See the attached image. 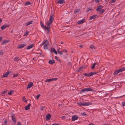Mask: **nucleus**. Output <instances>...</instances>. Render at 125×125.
I'll list each match as a JSON object with an SVG mask.
<instances>
[{"label": "nucleus", "instance_id": "0e129e2a", "mask_svg": "<svg viewBox=\"0 0 125 125\" xmlns=\"http://www.w3.org/2000/svg\"><path fill=\"white\" fill-rule=\"evenodd\" d=\"M98 17L97 15H94V19Z\"/></svg>", "mask_w": 125, "mask_h": 125}, {"label": "nucleus", "instance_id": "39448f33", "mask_svg": "<svg viewBox=\"0 0 125 125\" xmlns=\"http://www.w3.org/2000/svg\"><path fill=\"white\" fill-rule=\"evenodd\" d=\"M26 43L21 44L18 45L17 48L19 49H21L26 46Z\"/></svg>", "mask_w": 125, "mask_h": 125}, {"label": "nucleus", "instance_id": "052dcab7", "mask_svg": "<svg viewBox=\"0 0 125 125\" xmlns=\"http://www.w3.org/2000/svg\"><path fill=\"white\" fill-rule=\"evenodd\" d=\"M122 104L123 106H125V102H123L122 103Z\"/></svg>", "mask_w": 125, "mask_h": 125}, {"label": "nucleus", "instance_id": "7ed1b4c3", "mask_svg": "<svg viewBox=\"0 0 125 125\" xmlns=\"http://www.w3.org/2000/svg\"><path fill=\"white\" fill-rule=\"evenodd\" d=\"M103 92L102 91H95V92L94 93V94H95L96 95V96H100L102 95Z\"/></svg>", "mask_w": 125, "mask_h": 125}, {"label": "nucleus", "instance_id": "6ab92c4d", "mask_svg": "<svg viewBox=\"0 0 125 125\" xmlns=\"http://www.w3.org/2000/svg\"><path fill=\"white\" fill-rule=\"evenodd\" d=\"M33 22V21H30L29 22H27L25 24V25L26 26H28L31 24H32Z\"/></svg>", "mask_w": 125, "mask_h": 125}, {"label": "nucleus", "instance_id": "cd10ccee", "mask_svg": "<svg viewBox=\"0 0 125 125\" xmlns=\"http://www.w3.org/2000/svg\"><path fill=\"white\" fill-rule=\"evenodd\" d=\"M51 49V50H52V49ZM52 52H53L55 54H57V53L56 51L55 48H53L52 49Z\"/></svg>", "mask_w": 125, "mask_h": 125}, {"label": "nucleus", "instance_id": "ea45409f", "mask_svg": "<svg viewBox=\"0 0 125 125\" xmlns=\"http://www.w3.org/2000/svg\"><path fill=\"white\" fill-rule=\"evenodd\" d=\"M23 100L24 102H27V100L26 99L25 96H23Z\"/></svg>", "mask_w": 125, "mask_h": 125}, {"label": "nucleus", "instance_id": "a211bd4d", "mask_svg": "<svg viewBox=\"0 0 125 125\" xmlns=\"http://www.w3.org/2000/svg\"><path fill=\"white\" fill-rule=\"evenodd\" d=\"M9 42L8 40H3L1 43V45H4L6 43Z\"/></svg>", "mask_w": 125, "mask_h": 125}, {"label": "nucleus", "instance_id": "e2e57ef3", "mask_svg": "<svg viewBox=\"0 0 125 125\" xmlns=\"http://www.w3.org/2000/svg\"><path fill=\"white\" fill-rule=\"evenodd\" d=\"M123 96H125V94L124 95H123V96H119V97H117L116 98H120V97H122Z\"/></svg>", "mask_w": 125, "mask_h": 125}, {"label": "nucleus", "instance_id": "72a5a7b5", "mask_svg": "<svg viewBox=\"0 0 125 125\" xmlns=\"http://www.w3.org/2000/svg\"><path fill=\"white\" fill-rule=\"evenodd\" d=\"M118 73V72L117 71V70L114 73V75H116Z\"/></svg>", "mask_w": 125, "mask_h": 125}, {"label": "nucleus", "instance_id": "f3484780", "mask_svg": "<svg viewBox=\"0 0 125 125\" xmlns=\"http://www.w3.org/2000/svg\"><path fill=\"white\" fill-rule=\"evenodd\" d=\"M65 2L64 0H59L57 1V3L60 4H62Z\"/></svg>", "mask_w": 125, "mask_h": 125}, {"label": "nucleus", "instance_id": "37998d69", "mask_svg": "<svg viewBox=\"0 0 125 125\" xmlns=\"http://www.w3.org/2000/svg\"><path fill=\"white\" fill-rule=\"evenodd\" d=\"M58 78H54L52 79V81H55L57 80Z\"/></svg>", "mask_w": 125, "mask_h": 125}, {"label": "nucleus", "instance_id": "dca6fc26", "mask_svg": "<svg viewBox=\"0 0 125 125\" xmlns=\"http://www.w3.org/2000/svg\"><path fill=\"white\" fill-rule=\"evenodd\" d=\"M48 62L51 64H52L55 63V62L54 60H51L49 61Z\"/></svg>", "mask_w": 125, "mask_h": 125}, {"label": "nucleus", "instance_id": "774afa93", "mask_svg": "<svg viewBox=\"0 0 125 125\" xmlns=\"http://www.w3.org/2000/svg\"><path fill=\"white\" fill-rule=\"evenodd\" d=\"M91 68H92V69H94V63H93V64L92 65V66Z\"/></svg>", "mask_w": 125, "mask_h": 125}, {"label": "nucleus", "instance_id": "8fccbe9b", "mask_svg": "<svg viewBox=\"0 0 125 125\" xmlns=\"http://www.w3.org/2000/svg\"><path fill=\"white\" fill-rule=\"evenodd\" d=\"M101 0H95V1L96 3H98Z\"/></svg>", "mask_w": 125, "mask_h": 125}, {"label": "nucleus", "instance_id": "f704fd0d", "mask_svg": "<svg viewBox=\"0 0 125 125\" xmlns=\"http://www.w3.org/2000/svg\"><path fill=\"white\" fill-rule=\"evenodd\" d=\"M77 104L83 106V103H77Z\"/></svg>", "mask_w": 125, "mask_h": 125}, {"label": "nucleus", "instance_id": "aec40b11", "mask_svg": "<svg viewBox=\"0 0 125 125\" xmlns=\"http://www.w3.org/2000/svg\"><path fill=\"white\" fill-rule=\"evenodd\" d=\"M52 23V22H51V21H49L47 22V26L49 27L50 28L51 24Z\"/></svg>", "mask_w": 125, "mask_h": 125}, {"label": "nucleus", "instance_id": "79ce46f5", "mask_svg": "<svg viewBox=\"0 0 125 125\" xmlns=\"http://www.w3.org/2000/svg\"><path fill=\"white\" fill-rule=\"evenodd\" d=\"M81 114L83 116H85L86 115H87L86 113L84 112L81 113Z\"/></svg>", "mask_w": 125, "mask_h": 125}, {"label": "nucleus", "instance_id": "ddd939ff", "mask_svg": "<svg viewBox=\"0 0 125 125\" xmlns=\"http://www.w3.org/2000/svg\"><path fill=\"white\" fill-rule=\"evenodd\" d=\"M78 118V117L77 116H72V120L73 121H74L77 119Z\"/></svg>", "mask_w": 125, "mask_h": 125}, {"label": "nucleus", "instance_id": "09e8293b", "mask_svg": "<svg viewBox=\"0 0 125 125\" xmlns=\"http://www.w3.org/2000/svg\"><path fill=\"white\" fill-rule=\"evenodd\" d=\"M117 70L118 72V73L121 72L122 71L121 68H120L119 70Z\"/></svg>", "mask_w": 125, "mask_h": 125}, {"label": "nucleus", "instance_id": "49530a36", "mask_svg": "<svg viewBox=\"0 0 125 125\" xmlns=\"http://www.w3.org/2000/svg\"><path fill=\"white\" fill-rule=\"evenodd\" d=\"M57 52L60 55H62V52H60V51H57Z\"/></svg>", "mask_w": 125, "mask_h": 125}, {"label": "nucleus", "instance_id": "20e7f679", "mask_svg": "<svg viewBox=\"0 0 125 125\" xmlns=\"http://www.w3.org/2000/svg\"><path fill=\"white\" fill-rule=\"evenodd\" d=\"M93 91V90L91 88H88L83 89L81 90V92H84L85 91Z\"/></svg>", "mask_w": 125, "mask_h": 125}, {"label": "nucleus", "instance_id": "680f3d73", "mask_svg": "<svg viewBox=\"0 0 125 125\" xmlns=\"http://www.w3.org/2000/svg\"><path fill=\"white\" fill-rule=\"evenodd\" d=\"M52 125H60L59 124L57 123H54Z\"/></svg>", "mask_w": 125, "mask_h": 125}, {"label": "nucleus", "instance_id": "6e6d98bb", "mask_svg": "<svg viewBox=\"0 0 125 125\" xmlns=\"http://www.w3.org/2000/svg\"><path fill=\"white\" fill-rule=\"evenodd\" d=\"M7 120H5L4 122V124L6 125H7Z\"/></svg>", "mask_w": 125, "mask_h": 125}, {"label": "nucleus", "instance_id": "1a4fd4ad", "mask_svg": "<svg viewBox=\"0 0 125 125\" xmlns=\"http://www.w3.org/2000/svg\"><path fill=\"white\" fill-rule=\"evenodd\" d=\"M9 26L8 25H6V24H4L2 26L1 28L2 30H3L5 29L6 28L9 27Z\"/></svg>", "mask_w": 125, "mask_h": 125}, {"label": "nucleus", "instance_id": "de8ad7c7", "mask_svg": "<svg viewBox=\"0 0 125 125\" xmlns=\"http://www.w3.org/2000/svg\"><path fill=\"white\" fill-rule=\"evenodd\" d=\"M93 18H94V15L90 16L89 18V20H91Z\"/></svg>", "mask_w": 125, "mask_h": 125}, {"label": "nucleus", "instance_id": "4be33fe9", "mask_svg": "<svg viewBox=\"0 0 125 125\" xmlns=\"http://www.w3.org/2000/svg\"><path fill=\"white\" fill-rule=\"evenodd\" d=\"M31 4V3L29 1H27L24 4V5L26 6H28Z\"/></svg>", "mask_w": 125, "mask_h": 125}, {"label": "nucleus", "instance_id": "864d4df0", "mask_svg": "<svg viewBox=\"0 0 125 125\" xmlns=\"http://www.w3.org/2000/svg\"><path fill=\"white\" fill-rule=\"evenodd\" d=\"M121 69L122 71H123L125 70V67H123L121 68Z\"/></svg>", "mask_w": 125, "mask_h": 125}, {"label": "nucleus", "instance_id": "a19ab883", "mask_svg": "<svg viewBox=\"0 0 125 125\" xmlns=\"http://www.w3.org/2000/svg\"><path fill=\"white\" fill-rule=\"evenodd\" d=\"M115 0H112L110 1L109 2V3H114L115 2Z\"/></svg>", "mask_w": 125, "mask_h": 125}, {"label": "nucleus", "instance_id": "603ef678", "mask_svg": "<svg viewBox=\"0 0 125 125\" xmlns=\"http://www.w3.org/2000/svg\"><path fill=\"white\" fill-rule=\"evenodd\" d=\"M40 95L39 94L37 95L36 97V98L37 99H38L39 98V97H40Z\"/></svg>", "mask_w": 125, "mask_h": 125}, {"label": "nucleus", "instance_id": "9d476101", "mask_svg": "<svg viewBox=\"0 0 125 125\" xmlns=\"http://www.w3.org/2000/svg\"><path fill=\"white\" fill-rule=\"evenodd\" d=\"M54 15L53 14H52L51 16H50V18L49 19V21H51V22H52L54 20Z\"/></svg>", "mask_w": 125, "mask_h": 125}, {"label": "nucleus", "instance_id": "2eb2a0df", "mask_svg": "<svg viewBox=\"0 0 125 125\" xmlns=\"http://www.w3.org/2000/svg\"><path fill=\"white\" fill-rule=\"evenodd\" d=\"M34 46V45L33 44H31L29 45V46H28L27 48L26 49L27 50H28L32 48Z\"/></svg>", "mask_w": 125, "mask_h": 125}, {"label": "nucleus", "instance_id": "a18cd8bd", "mask_svg": "<svg viewBox=\"0 0 125 125\" xmlns=\"http://www.w3.org/2000/svg\"><path fill=\"white\" fill-rule=\"evenodd\" d=\"M90 48L92 50L94 48V46L93 45H91L90 46Z\"/></svg>", "mask_w": 125, "mask_h": 125}, {"label": "nucleus", "instance_id": "bb28decb", "mask_svg": "<svg viewBox=\"0 0 125 125\" xmlns=\"http://www.w3.org/2000/svg\"><path fill=\"white\" fill-rule=\"evenodd\" d=\"M80 11V10L79 9H77L75 10L74 11V13H75L79 12Z\"/></svg>", "mask_w": 125, "mask_h": 125}, {"label": "nucleus", "instance_id": "3c124183", "mask_svg": "<svg viewBox=\"0 0 125 125\" xmlns=\"http://www.w3.org/2000/svg\"><path fill=\"white\" fill-rule=\"evenodd\" d=\"M3 52L2 51H1L0 52V54L2 55L3 54Z\"/></svg>", "mask_w": 125, "mask_h": 125}, {"label": "nucleus", "instance_id": "473e14b6", "mask_svg": "<svg viewBox=\"0 0 125 125\" xmlns=\"http://www.w3.org/2000/svg\"><path fill=\"white\" fill-rule=\"evenodd\" d=\"M83 75H84L85 76L87 77H90V76L89 75V73H84L83 74Z\"/></svg>", "mask_w": 125, "mask_h": 125}, {"label": "nucleus", "instance_id": "13d9d810", "mask_svg": "<svg viewBox=\"0 0 125 125\" xmlns=\"http://www.w3.org/2000/svg\"><path fill=\"white\" fill-rule=\"evenodd\" d=\"M17 125H21V122H18Z\"/></svg>", "mask_w": 125, "mask_h": 125}, {"label": "nucleus", "instance_id": "e433bc0d", "mask_svg": "<svg viewBox=\"0 0 125 125\" xmlns=\"http://www.w3.org/2000/svg\"><path fill=\"white\" fill-rule=\"evenodd\" d=\"M100 72H94V75H95L97 74V76H98V75H99L98 73H99ZM100 75V74H99Z\"/></svg>", "mask_w": 125, "mask_h": 125}, {"label": "nucleus", "instance_id": "5701e85b", "mask_svg": "<svg viewBox=\"0 0 125 125\" xmlns=\"http://www.w3.org/2000/svg\"><path fill=\"white\" fill-rule=\"evenodd\" d=\"M20 58L18 57H16L13 58V60L14 61H18L20 60Z\"/></svg>", "mask_w": 125, "mask_h": 125}, {"label": "nucleus", "instance_id": "c756f323", "mask_svg": "<svg viewBox=\"0 0 125 125\" xmlns=\"http://www.w3.org/2000/svg\"><path fill=\"white\" fill-rule=\"evenodd\" d=\"M28 33L29 32L28 31H26L24 34V36H27L28 35Z\"/></svg>", "mask_w": 125, "mask_h": 125}, {"label": "nucleus", "instance_id": "393cba45", "mask_svg": "<svg viewBox=\"0 0 125 125\" xmlns=\"http://www.w3.org/2000/svg\"><path fill=\"white\" fill-rule=\"evenodd\" d=\"M105 10L104 9H103L101 10H100L99 11V14H101L102 13H104L105 11Z\"/></svg>", "mask_w": 125, "mask_h": 125}, {"label": "nucleus", "instance_id": "4c0bfd02", "mask_svg": "<svg viewBox=\"0 0 125 125\" xmlns=\"http://www.w3.org/2000/svg\"><path fill=\"white\" fill-rule=\"evenodd\" d=\"M19 75L18 74H14L13 76V77L14 78L15 77H17Z\"/></svg>", "mask_w": 125, "mask_h": 125}, {"label": "nucleus", "instance_id": "58836bf2", "mask_svg": "<svg viewBox=\"0 0 125 125\" xmlns=\"http://www.w3.org/2000/svg\"><path fill=\"white\" fill-rule=\"evenodd\" d=\"M40 24L41 27H43L45 26L43 23L42 21L40 22Z\"/></svg>", "mask_w": 125, "mask_h": 125}, {"label": "nucleus", "instance_id": "69168bd1", "mask_svg": "<svg viewBox=\"0 0 125 125\" xmlns=\"http://www.w3.org/2000/svg\"><path fill=\"white\" fill-rule=\"evenodd\" d=\"M45 107L44 106V107H41V110H43V108H45Z\"/></svg>", "mask_w": 125, "mask_h": 125}, {"label": "nucleus", "instance_id": "9b49d317", "mask_svg": "<svg viewBox=\"0 0 125 125\" xmlns=\"http://www.w3.org/2000/svg\"><path fill=\"white\" fill-rule=\"evenodd\" d=\"M33 85V84L32 82H31L29 83H28V84L27 86V89L31 88Z\"/></svg>", "mask_w": 125, "mask_h": 125}, {"label": "nucleus", "instance_id": "4d7b16f0", "mask_svg": "<svg viewBox=\"0 0 125 125\" xmlns=\"http://www.w3.org/2000/svg\"><path fill=\"white\" fill-rule=\"evenodd\" d=\"M62 52H66L67 51V50H66V49H64L62 50Z\"/></svg>", "mask_w": 125, "mask_h": 125}, {"label": "nucleus", "instance_id": "c85d7f7f", "mask_svg": "<svg viewBox=\"0 0 125 125\" xmlns=\"http://www.w3.org/2000/svg\"><path fill=\"white\" fill-rule=\"evenodd\" d=\"M13 90H11L8 93V94L9 95H10L13 93Z\"/></svg>", "mask_w": 125, "mask_h": 125}, {"label": "nucleus", "instance_id": "2f4dec72", "mask_svg": "<svg viewBox=\"0 0 125 125\" xmlns=\"http://www.w3.org/2000/svg\"><path fill=\"white\" fill-rule=\"evenodd\" d=\"M52 81V79H47L46 80L45 82H49Z\"/></svg>", "mask_w": 125, "mask_h": 125}, {"label": "nucleus", "instance_id": "0eeeda50", "mask_svg": "<svg viewBox=\"0 0 125 125\" xmlns=\"http://www.w3.org/2000/svg\"><path fill=\"white\" fill-rule=\"evenodd\" d=\"M103 8V6L101 5H99L97 7L95 10L98 11H100Z\"/></svg>", "mask_w": 125, "mask_h": 125}, {"label": "nucleus", "instance_id": "c9c22d12", "mask_svg": "<svg viewBox=\"0 0 125 125\" xmlns=\"http://www.w3.org/2000/svg\"><path fill=\"white\" fill-rule=\"evenodd\" d=\"M90 77L94 75V72H91L90 73H89Z\"/></svg>", "mask_w": 125, "mask_h": 125}, {"label": "nucleus", "instance_id": "4468645a", "mask_svg": "<svg viewBox=\"0 0 125 125\" xmlns=\"http://www.w3.org/2000/svg\"><path fill=\"white\" fill-rule=\"evenodd\" d=\"M31 105V104H28L25 107V109L26 110H28L30 109V107Z\"/></svg>", "mask_w": 125, "mask_h": 125}, {"label": "nucleus", "instance_id": "6e6552de", "mask_svg": "<svg viewBox=\"0 0 125 125\" xmlns=\"http://www.w3.org/2000/svg\"><path fill=\"white\" fill-rule=\"evenodd\" d=\"M12 72L11 71H8L5 73L3 75V76L4 77H7L9 74L11 72Z\"/></svg>", "mask_w": 125, "mask_h": 125}, {"label": "nucleus", "instance_id": "412c9836", "mask_svg": "<svg viewBox=\"0 0 125 125\" xmlns=\"http://www.w3.org/2000/svg\"><path fill=\"white\" fill-rule=\"evenodd\" d=\"M90 104L89 102H84L83 103V106H88Z\"/></svg>", "mask_w": 125, "mask_h": 125}, {"label": "nucleus", "instance_id": "bf43d9fd", "mask_svg": "<svg viewBox=\"0 0 125 125\" xmlns=\"http://www.w3.org/2000/svg\"><path fill=\"white\" fill-rule=\"evenodd\" d=\"M66 117L65 116H63L61 117V118L62 119H65Z\"/></svg>", "mask_w": 125, "mask_h": 125}, {"label": "nucleus", "instance_id": "a878e982", "mask_svg": "<svg viewBox=\"0 0 125 125\" xmlns=\"http://www.w3.org/2000/svg\"><path fill=\"white\" fill-rule=\"evenodd\" d=\"M83 67H80L78 69L77 71L78 72H79L80 71H82L83 70Z\"/></svg>", "mask_w": 125, "mask_h": 125}, {"label": "nucleus", "instance_id": "5fc2aeb1", "mask_svg": "<svg viewBox=\"0 0 125 125\" xmlns=\"http://www.w3.org/2000/svg\"><path fill=\"white\" fill-rule=\"evenodd\" d=\"M92 10V9H91L88 8V9L87 10V11L89 12V11H90Z\"/></svg>", "mask_w": 125, "mask_h": 125}, {"label": "nucleus", "instance_id": "b1692460", "mask_svg": "<svg viewBox=\"0 0 125 125\" xmlns=\"http://www.w3.org/2000/svg\"><path fill=\"white\" fill-rule=\"evenodd\" d=\"M85 21L84 20H83L80 21H78V23L80 24L83 23Z\"/></svg>", "mask_w": 125, "mask_h": 125}, {"label": "nucleus", "instance_id": "f257e3e1", "mask_svg": "<svg viewBox=\"0 0 125 125\" xmlns=\"http://www.w3.org/2000/svg\"><path fill=\"white\" fill-rule=\"evenodd\" d=\"M49 45V42L48 41L46 40L44 41L43 42L42 44V45H43V48L44 49H48V46Z\"/></svg>", "mask_w": 125, "mask_h": 125}, {"label": "nucleus", "instance_id": "338daca9", "mask_svg": "<svg viewBox=\"0 0 125 125\" xmlns=\"http://www.w3.org/2000/svg\"><path fill=\"white\" fill-rule=\"evenodd\" d=\"M2 37H0V42L2 41Z\"/></svg>", "mask_w": 125, "mask_h": 125}, {"label": "nucleus", "instance_id": "f03ea898", "mask_svg": "<svg viewBox=\"0 0 125 125\" xmlns=\"http://www.w3.org/2000/svg\"><path fill=\"white\" fill-rule=\"evenodd\" d=\"M95 62H94V68H95V66L97 65L96 67L98 66V63H99L100 61V60L98 58L96 57L95 58Z\"/></svg>", "mask_w": 125, "mask_h": 125}, {"label": "nucleus", "instance_id": "423d86ee", "mask_svg": "<svg viewBox=\"0 0 125 125\" xmlns=\"http://www.w3.org/2000/svg\"><path fill=\"white\" fill-rule=\"evenodd\" d=\"M11 117L12 120L13 122L14 123H15L16 121V120L14 114H11Z\"/></svg>", "mask_w": 125, "mask_h": 125}, {"label": "nucleus", "instance_id": "f8f14e48", "mask_svg": "<svg viewBox=\"0 0 125 125\" xmlns=\"http://www.w3.org/2000/svg\"><path fill=\"white\" fill-rule=\"evenodd\" d=\"M51 117V115L50 114L47 115L46 116V120H48L50 119Z\"/></svg>", "mask_w": 125, "mask_h": 125}, {"label": "nucleus", "instance_id": "7c9ffc66", "mask_svg": "<svg viewBox=\"0 0 125 125\" xmlns=\"http://www.w3.org/2000/svg\"><path fill=\"white\" fill-rule=\"evenodd\" d=\"M43 28L45 29V30H49V29L51 28H50L49 27L47 26V27H46V26H44V27Z\"/></svg>", "mask_w": 125, "mask_h": 125}, {"label": "nucleus", "instance_id": "c03bdc74", "mask_svg": "<svg viewBox=\"0 0 125 125\" xmlns=\"http://www.w3.org/2000/svg\"><path fill=\"white\" fill-rule=\"evenodd\" d=\"M7 92V90H6L4 91H3L2 92V94H4L6 93Z\"/></svg>", "mask_w": 125, "mask_h": 125}]
</instances>
